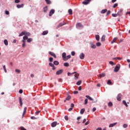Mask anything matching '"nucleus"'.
<instances>
[{"label":"nucleus","instance_id":"aec40b11","mask_svg":"<svg viewBox=\"0 0 130 130\" xmlns=\"http://www.w3.org/2000/svg\"><path fill=\"white\" fill-rule=\"evenodd\" d=\"M43 11L44 13H47V11H48V8H47V6H46L43 8Z\"/></svg>","mask_w":130,"mask_h":130},{"label":"nucleus","instance_id":"c9c22d12","mask_svg":"<svg viewBox=\"0 0 130 130\" xmlns=\"http://www.w3.org/2000/svg\"><path fill=\"white\" fill-rule=\"evenodd\" d=\"M82 84V81L81 80H79V81H78L77 83H76V84L78 85V86H80V85Z\"/></svg>","mask_w":130,"mask_h":130},{"label":"nucleus","instance_id":"cd10ccee","mask_svg":"<svg viewBox=\"0 0 130 130\" xmlns=\"http://www.w3.org/2000/svg\"><path fill=\"white\" fill-rule=\"evenodd\" d=\"M91 48L94 49L95 48H96V45L93 44H91Z\"/></svg>","mask_w":130,"mask_h":130},{"label":"nucleus","instance_id":"2eb2a0df","mask_svg":"<svg viewBox=\"0 0 130 130\" xmlns=\"http://www.w3.org/2000/svg\"><path fill=\"white\" fill-rule=\"evenodd\" d=\"M85 97L87 98V99H89V100H90V101H94V99L89 95H86Z\"/></svg>","mask_w":130,"mask_h":130},{"label":"nucleus","instance_id":"5fc2aeb1","mask_svg":"<svg viewBox=\"0 0 130 130\" xmlns=\"http://www.w3.org/2000/svg\"><path fill=\"white\" fill-rule=\"evenodd\" d=\"M112 17H117V14H112Z\"/></svg>","mask_w":130,"mask_h":130},{"label":"nucleus","instance_id":"a211bd4d","mask_svg":"<svg viewBox=\"0 0 130 130\" xmlns=\"http://www.w3.org/2000/svg\"><path fill=\"white\" fill-rule=\"evenodd\" d=\"M24 7V4H21V5H17V8L18 9H21V8H23Z\"/></svg>","mask_w":130,"mask_h":130},{"label":"nucleus","instance_id":"f704fd0d","mask_svg":"<svg viewBox=\"0 0 130 130\" xmlns=\"http://www.w3.org/2000/svg\"><path fill=\"white\" fill-rule=\"evenodd\" d=\"M107 12V9L102 10L101 11L102 14H105Z\"/></svg>","mask_w":130,"mask_h":130},{"label":"nucleus","instance_id":"49530a36","mask_svg":"<svg viewBox=\"0 0 130 130\" xmlns=\"http://www.w3.org/2000/svg\"><path fill=\"white\" fill-rule=\"evenodd\" d=\"M32 38H29V39H27V42L30 43L32 41Z\"/></svg>","mask_w":130,"mask_h":130},{"label":"nucleus","instance_id":"6e6552de","mask_svg":"<svg viewBox=\"0 0 130 130\" xmlns=\"http://www.w3.org/2000/svg\"><path fill=\"white\" fill-rule=\"evenodd\" d=\"M63 25H66V23L64 22H61L59 25L56 27V29H58L60 27H61V26H63Z\"/></svg>","mask_w":130,"mask_h":130},{"label":"nucleus","instance_id":"58836bf2","mask_svg":"<svg viewBox=\"0 0 130 130\" xmlns=\"http://www.w3.org/2000/svg\"><path fill=\"white\" fill-rule=\"evenodd\" d=\"M64 67H70V64L68 62L64 63Z\"/></svg>","mask_w":130,"mask_h":130},{"label":"nucleus","instance_id":"6ab92c4d","mask_svg":"<svg viewBox=\"0 0 130 130\" xmlns=\"http://www.w3.org/2000/svg\"><path fill=\"white\" fill-rule=\"evenodd\" d=\"M47 34H48V30H45L42 34V35L43 36L47 35Z\"/></svg>","mask_w":130,"mask_h":130},{"label":"nucleus","instance_id":"7ed1b4c3","mask_svg":"<svg viewBox=\"0 0 130 130\" xmlns=\"http://www.w3.org/2000/svg\"><path fill=\"white\" fill-rule=\"evenodd\" d=\"M122 96V95H121V93H119L117 96V100H118V101H121Z\"/></svg>","mask_w":130,"mask_h":130},{"label":"nucleus","instance_id":"0eeeda50","mask_svg":"<svg viewBox=\"0 0 130 130\" xmlns=\"http://www.w3.org/2000/svg\"><path fill=\"white\" fill-rule=\"evenodd\" d=\"M74 74H75L74 78L75 80H78V77H79V75L77 73V72H74L72 73V75H74Z\"/></svg>","mask_w":130,"mask_h":130},{"label":"nucleus","instance_id":"de8ad7c7","mask_svg":"<svg viewBox=\"0 0 130 130\" xmlns=\"http://www.w3.org/2000/svg\"><path fill=\"white\" fill-rule=\"evenodd\" d=\"M49 61H50V62H52L53 61V58L50 57L49 58Z\"/></svg>","mask_w":130,"mask_h":130},{"label":"nucleus","instance_id":"774afa93","mask_svg":"<svg viewBox=\"0 0 130 130\" xmlns=\"http://www.w3.org/2000/svg\"><path fill=\"white\" fill-rule=\"evenodd\" d=\"M86 119H84L83 120V122H82V123H85V122L86 121Z\"/></svg>","mask_w":130,"mask_h":130},{"label":"nucleus","instance_id":"9b49d317","mask_svg":"<svg viewBox=\"0 0 130 130\" xmlns=\"http://www.w3.org/2000/svg\"><path fill=\"white\" fill-rule=\"evenodd\" d=\"M80 58L81 59H84L85 58V54L84 53H81L80 55Z\"/></svg>","mask_w":130,"mask_h":130},{"label":"nucleus","instance_id":"3c124183","mask_svg":"<svg viewBox=\"0 0 130 130\" xmlns=\"http://www.w3.org/2000/svg\"><path fill=\"white\" fill-rule=\"evenodd\" d=\"M111 13V11H110V10H109L107 13V16L110 15Z\"/></svg>","mask_w":130,"mask_h":130},{"label":"nucleus","instance_id":"0e129e2a","mask_svg":"<svg viewBox=\"0 0 130 130\" xmlns=\"http://www.w3.org/2000/svg\"><path fill=\"white\" fill-rule=\"evenodd\" d=\"M89 123H90V122L89 121H87L85 123V125H88V124H89Z\"/></svg>","mask_w":130,"mask_h":130},{"label":"nucleus","instance_id":"5701e85b","mask_svg":"<svg viewBox=\"0 0 130 130\" xmlns=\"http://www.w3.org/2000/svg\"><path fill=\"white\" fill-rule=\"evenodd\" d=\"M117 122L114 123H112V124H110L109 126V127H113V126H114V125L117 124Z\"/></svg>","mask_w":130,"mask_h":130},{"label":"nucleus","instance_id":"e2e57ef3","mask_svg":"<svg viewBox=\"0 0 130 130\" xmlns=\"http://www.w3.org/2000/svg\"><path fill=\"white\" fill-rule=\"evenodd\" d=\"M71 108H74V107H75V105L74 104H71Z\"/></svg>","mask_w":130,"mask_h":130},{"label":"nucleus","instance_id":"473e14b6","mask_svg":"<svg viewBox=\"0 0 130 130\" xmlns=\"http://www.w3.org/2000/svg\"><path fill=\"white\" fill-rule=\"evenodd\" d=\"M84 112H85V109H82L80 111V114H84Z\"/></svg>","mask_w":130,"mask_h":130},{"label":"nucleus","instance_id":"ea45409f","mask_svg":"<svg viewBox=\"0 0 130 130\" xmlns=\"http://www.w3.org/2000/svg\"><path fill=\"white\" fill-rule=\"evenodd\" d=\"M118 6V4L115 3V4L113 5V8L114 9H115V8H116V7H117Z\"/></svg>","mask_w":130,"mask_h":130},{"label":"nucleus","instance_id":"13d9d810","mask_svg":"<svg viewBox=\"0 0 130 130\" xmlns=\"http://www.w3.org/2000/svg\"><path fill=\"white\" fill-rule=\"evenodd\" d=\"M5 14L6 15H10V12L8 11H5Z\"/></svg>","mask_w":130,"mask_h":130},{"label":"nucleus","instance_id":"e433bc0d","mask_svg":"<svg viewBox=\"0 0 130 130\" xmlns=\"http://www.w3.org/2000/svg\"><path fill=\"white\" fill-rule=\"evenodd\" d=\"M23 35H25V31L21 32V34L19 35V37H21V36H23Z\"/></svg>","mask_w":130,"mask_h":130},{"label":"nucleus","instance_id":"c85d7f7f","mask_svg":"<svg viewBox=\"0 0 130 130\" xmlns=\"http://www.w3.org/2000/svg\"><path fill=\"white\" fill-rule=\"evenodd\" d=\"M105 73H102L101 74H100V78H104V77H105Z\"/></svg>","mask_w":130,"mask_h":130},{"label":"nucleus","instance_id":"ddd939ff","mask_svg":"<svg viewBox=\"0 0 130 130\" xmlns=\"http://www.w3.org/2000/svg\"><path fill=\"white\" fill-rule=\"evenodd\" d=\"M19 104H20L21 107L23 106V101L22 100V98H19Z\"/></svg>","mask_w":130,"mask_h":130},{"label":"nucleus","instance_id":"8fccbe9b","mask_svg":"<svg viewBox=\"0 0 130 130\" xmlns=\"http://www.w3.org/2000/svg\"><path fill=\"white\" fill-rule=\"evenodd\" d=\"M123 127H124V128H126V127H127V124H124Z\"/></svg>","mask_w":130,"mask_h":130},{"label":"nucleus","instance_id":"4468645a","mask_svg":"<svg viewBox=\"0 0 130 130\" xmlns=\"http://www.w3.org/2000/svg\"><path fill=\"white\" fill-rule=\"evenodd\" d=\"M62 56L63 58V60H64V59H66V58H67V54L66 53V52H63L62 54Z\"/></svg>","mask_w":130,"mask_h":130},{"label":"nucleus","instance_id":"a19ab883","mask_svg":"<svg viewBox=\"0 0 130 130\" xmlns=\"http://www.w3.org/2000/svg\"><path fill=\"white\" fill-rule=\"evenodd\" d=\"M107 84H108V85H111V84H112L111 80H108Z\"/></svg>","mask_w":130,"mask_h":130},{"label":"nucleus","instance_id":"c03bdc74","mask_svg":"<svg viewBox=\"0 0 130 130\" xmlns=\"http://www.w3.org/2000/svg\"><path fill=\"white\" fill-rule=\"evenodd\" d=\"M23 39L24 40H28V37L24 36L23 37Z\"/></svg>","mask_w":130,"mask_h":130},{"label":"nucleus","instance_id":"f3484780","mask_svg":"<svg viewBox=\"0 0 130 130\" xmlns=\"http://www.w3.org/2000/svg\"><path fill=\"white\" fill-rule=\"evenodd\" d=\"M72 98V96L71 95H68V97L66 98V99L64 101V102H66V101H69Z\"/></svg>","mask_w":130,"mask_h":130},{"label":"nucleus","instance_id":"338daca9","mask_svg":"<svg viewBox=\"0 0 130 130\" xmlns=\"http://www.w3.org/2000/svg\"><path fill=\"white\" fill-rule=\"evenodd\" d=\"M19 92L20 94H22L23 93V90L20 89Z\"/></svg>","mask_w":130,"mask_h":130},{"label":"nucleus","instance_id":"4d7b16f0","mask_svg":"<svg viewBox=\"0 0 130 130\" xmlns=\"http://www.w3.org/2000/svg\"><path fill=\"white\" fill-rule=\"evenodd\" d=\"M64 119H66V120H69V117L68 116H65Z\"/></svg>","mask_w":130,"mask_h":130},{"label":"nucleus","instance_id":"a878e982","mask_svg":"<svg viewBox=\"0 0 130 130\" xmlns=\"http://www.w3.org/2000/svg\"><path fill=\"white\" fill-rule=\"evenodd\" d=\"M122 14V10H120L119 12L117 13V16H120Z\"/></svg>","mask_w":130,"mask_h":130},{"label":"nucleus","instance_id":"09e8293b","mask_svg":"<svg viewBox=\"0 0 130 130\" xmlns=\"http://www.w3.org/2000/svg\"><path fill=\"white\" fill-rule=\"evenodd\" d=\"M3 69H4V71H5V73H7V69L6 68V66H3Z\"/></svg>","mask_w":130,"mask_h":130},{"label":"nucleus","instance_id":"a18cd8bd","mask_svg":"<svg viewBox=\"0 0 130 130\" xmlns=\"http://www.w3.org/2000/svg\"><path fill=\"white\" fill-rule=\"evenodd\" d=\"M88 104V99H86L85 100H84V104L85 105H86V104Z\"/></svg>","mask_w":130,"mask_h":130},{"label":"nucleus","instance_id":"20e7f679","mask_svg":"<svg viewBox=\"0 0 130 130\" xmlns=\"http://www.w3.org/2000/svg\"><path fill=\"white\" fill-rule=\"evenodd\" d=\"M62 73H63V70L61 69L56 72V75H61V74H62Z\"/></svg>","mask_w":130,"mask_h":130},{"label":"nucleus","instance_id":"9d476101","mask_svg":"<svg viewBox=\"0 0 130 130\" xmlns=\"http://www.w3.org/2000/svg\"><path fill=\"white\" fill-rule=\"evenodd\" d=\"M82 27H83V25H82V24L81 23H78L76 24L77 28H81Z\"/></svg>","mask_w":130,"mask_h":130},{"label":"nucleus","instance_id":"72a5a7b5","mask_svg":"<svg viewBox=\"0 0 130 130\" xmlns=\"http://www.w3.org/2000/svg\"><path fill=\"white\" fill-rule=\"evenodd\" d=\"M4 42V44H5V45H7V46L8 45L9 42H8V40H5Z\"/></svg>","mask_w":130,"mask_h":130},{"label":"nucleus","instance_id":"6e6d98bb","mask_svg":"<svg viewBox=\"0 0 130 130\" xmlns=\"http://www.w3.org/2000/svg\"><path fill=\"white\" fill-rule=\"evenodd\" d=\"M71 54L73 56H74L75 55V54H76V53L75 52V51H72L71 52Z\"/></svg>","mask_w":130,"mask_h":130},{"label":"nucleus","instance_id":"7c9ffc66","mask_svg":"<svg viewBox=\"0 0 130 130\" xmlns=\"http://www.w3.org/2000/svg\"><path fill=\"white\" fill-rule=\"evenodd\" d=\"M68 12L69 15H73V10L72 9H69Z\"/></svg>","mask_w":130,"mask_h":130},{"label":"nucleus","instance_id":"412c9836","mask_svg":"<svg viewBox=\"0 0 130 130\" xmlns=\"http://www.w3.org/2000/svg\"><path fill=\"white\" fill-rule=\"evenodd\" d=\"M95 39L97 41H99L100 40V36L98 35H95Z\"/></svg>","mask_w":130,"mask_h":130},{"label":"nucleus","instance_id":"4be33fe9","mask_svg":"<svg viewBox=\"0 0 130 130\" xmlns=\"http://www.w3.org/2000/svg\"><path fill=\"white\" fill-rule=\"evenodd\" d=\"M118 38L117 37L114 38L113 39V40H112V41L111 42V44H113V43H115V41H116V40H117Z\"/></svg>","mask_w":130,"mask_h":130},{"label":"nucleus","instance_id":"f257e3e1","mask_svg":"<svg viewBox=\"0 0 130 130\" xmlns=\"http://www.w3.org/2000/svg\"><path fill=\"white\" fill-rule=\"evenodd\" d=\"M119 69H120V64H117L114 69V72L117 73L119 71Z\"/></svg>","mask_w":130,"mask_h":130},{"label":"nucleus","instance_id":"39448f33","mask_svg":"<svg viewBox=\"0 0 130 130\" xmlns=\"http://www.w3.org/2000/svg\"><path fill=\"white\" fill-rule=\"evenodd\" d=\"M49 54H50V55H51V56H53V57H54L55 58H56V55H55V53L51 51H49Z\"/></svg>","mask_w":130,"mask_h":130},{"label":"nucleus","instance_id":"2f4dec72","mask_svg":"<svg viewBox=\"0 0 130 130\" xmlns=\"http://www.w3.org/2000/svg\"><path fill=\"white\" fill-rule=\"evenodd\" d=\"M54 64H55V66H58V64H59V62L57 61H54L53 62Z\"/></svg>","mask_w":130,"mask_h":130},{"label":"nucleus","instance_id":"37998d69","mask_svg":"<svg viewBox=\"0 0 130 130\" xmlns=\"http://www.w3.org/2000/svg\"><path fill=\"white\" fill-rule=\"evenodd\" d=\"M96 46H98V47L101 46V43H100V42H97V43H96Z\"/></svg>","mask_w":130,"mask_h":130},{"label":"nucleus","instance_id":"c756f323","mask_svg":"<svg viewBox=\"0 0 130 130\" xmlns=\"http://www.w3.org/2000/svg\"><path fill=\"white\" fill-rule=\"evenodd\" d=\"M71 55H68L67 56H66V58H65L64 60H68V59H69V58H71Z\"/></svg>","mask_w":130,"mask_h":130},{"label":"nucleus","instance_id":"69168bd1","mask_svg":"<svg viewBox=\"0 0 130 130\" xmlns=\"http://www.w3.org/2000/svg\"><path fill=\"white\" fill-rule=\"evenodd\" d=\"M39 113H40V111H38L36 112L35 113V114H36L37 115H38V114H39Z\"/></svg>","mask_w":130,"mask_h":130},{"label":"nucleus","instance_id":"4c0bfd02","mask_svg":"<svg viewBox=\"0 0 130 130\" xmlns=\"http://www.w3.org/2000/svg\"><path fill=\"white\" fill-rule=\"evenodd\" d=\"M123 104L124 105H125V106H126V107H127L128 105L125 101H123Z\"/></svg>","mask_w":130,"mask_h":130},{"label":"nucleus","instance_id":"680f3d73","mask_svg":"<svg viewBox=\"0 0 130 130\" xmlns=\"http://www.w3.org/2000/svg\"><path fill=\"white\" fill-rule=\"evenodd\" d=\"M49 65L50 66V67H51L52 68V67H54V65L53 64H52V63H49Z\"/></svg>","mask_w":130,"mask_h":130},{"label":"nucleus","instance_id":"864d4df0","mask_svg":"<svg viewBox=\"0 0 130 130\" xmlns=\"http://www.w3.org/2000/svg\"><path fill=\"white\" fill-rule=\"evenodd\" d=\"M20 130H27V129H26V128H25V127H24L23 126H21Z\"/></svg>","mask_w":130,"mask_h":130},{"label":"nucleus","instance_id":"bf43d9fd","mask_svg":"<svg viewBox=\"0 0 130 130\" xmlns=\"http://www.w3.org/2000/svg\"><path fill=\"white\" fill-rule=\"evenodd\" d=\"M110 64H112V66H113L114 64V62L113 61H110L109 62Z\"/></svg>","mask_w":130,"mask_h":130},{"label":"nucleus","instance_id":"f8f14e48","mask_svg":"<svg viewBox=\"0 0 130 130\" xmlns=\"http://www.w3.org/2000/svg\"><path fill=\"white\" fill-rule=\"evenodd\" d=\"M105 38H106V36L105 35H103V36L101 38V41L102 42H104L105 41Z\"/></svg>","mask_w":130,"mask_h":130},{"label":"nucleus","instance_id":"dca6fc26","mask_svg":"<svg viewBox=\"0 0 130 130\" xmlns=\"http://www.w3.org/2000/svg\"><path fill=\"white\" fill-rule=\"evenodd\" d=\"M26 112H27V107H25L24 108L23 113L22 114V116H24L26 114Z\"/></svg>","mask_w":130,"mask_h":130},{"label":"nucleus","instance_id":"393cba45","mask_svg":"<svg viewBox=\"0 0 130 130\" xmlns=\"http://www.w3.org/2000/svg\"><path fill=\"white\" fill-rule=\"evenodd\" d=\"M108 105L109 106V107H112V106H113V104H112V102H110L108 104Z\"/></svg>","mask_w":130,"mask_h":130},{"label":"nucleus","instance_id":"603ef678","mask_svg":"<svg viewBox=\"0 0 130 130\" xmlns=\"http://www.w3.org/2000/svg\"><path fill=\"white\" fill-rule=\"evenodd\" d=\"M20 0H15V4H19V3H20Z\"/></svg>","mask_w":130,"mask_h":130},{"label":"nucleus","instance_id":"052dcab7","mask_svg":"<svg viewBox=\"0 0 130 130\" xmlns=\"http://www.w3.org/2000/svg\"><path fill=\"white\" fill-rule=\"evenodd\" d=\"M30 118L31 119H37V118L35 117V116H31Z\"/></svg>","mask_w":130,"mask_h":130},{"label":"nucleus","instance_id":"f03ea898","mask_svg":"<svg viewBox=\"0 0 130 130\" xmlns=\"http://www.w3.org/2000/svg\"><path fill=\"white\" fill-rule=\"evenodd\" d=\"M84 2H82L83 5H89L90 4V2H91L92 0H83Z\"/></svg>","mask_w":130,"mask_h":130},{"label":"nucleus","instance_id":"bb28decb","mask_svg":"<svg viewBox=\"0 0 130 130\" xmlns=\"http://www.w3.org/2000/svg\"><path fill=\"white\" fill-rule=\"evenodd\" d=\"M46 4H47V5H51V1H50V0H45Z\"/></svg>","mask_w":130,"mask_h":130},{"label":"nucleus","instance_id":"79ce46f5","mask_svg":"<svg viewBox=\"0 0 130 130\" xmlns=\"http://www.w3.org/2000/svg\"><path fill=\"white\" fill-rule=\"evenodd\" d=\"M15 72H16V73H18V74H20V73H21V70H20L19 69H16Z\"/></svg>","mask_w":130,"mask_h":130},{"label":"nucleus","instance_id":"1a4fd4ad","mask_svg":"<svg viewBox=\"0 0 130 130\" xmlns=\"http://www.w3.org/2000/svg\"><path fill=\"white\" fill-rule=\"evenodd\" d=\"M55 10L53 9L51 10V11H50L49 13V16L50 17H51V16H52V15H53V13L55 12Z\"/></svg>","mask_w":130,"mask_h":130},{"label":"nucleus","instance_id":"b1692460","mask_svg":"<svg viewBox=\"0 0 130 130\" xmlns=\"http://www.w3.org/2000/svg\"><path fill=\"white\" fill-rule=\"evenodd\" d=\"M24 35H25L24 36H26L27 37H28V36H30L31 34H30V32H27L26 31H25Z\"/></svg>","mask_w":130,"mask_h":130},{"label":"nucleus","instance_id":"423d86ee","mask_svg":"<svg viewBox=\"0 0 130 130\" xmlns=\"http://www.w3.org/2000/svg\"><path fill=\"white\" fill-rule=\"evenodd\" d=\"M57 125V122H56V121L53 122L51 124L52 127H55V126H56Z\"/></svg>","mask_w":130,"mask_h":130}]
</instances>
